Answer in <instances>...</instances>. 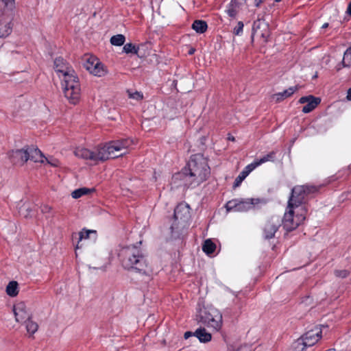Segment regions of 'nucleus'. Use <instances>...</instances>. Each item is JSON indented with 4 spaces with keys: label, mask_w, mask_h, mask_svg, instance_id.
Here are the masks:
<instances>
[{
    "label": "nucleus",
    "mask_w": 351,
    "mask_h": 351,
    "mask_svg": "<svg viewBox=\"0 0 351 351\" xmlns=\"http://www.w3.org/2000/svg\"><path fill=\"white\" fill-rule=\"evenodd\" d=\"M300 87L301 86L299 85L289 87L288 89L285 90L282 93L274 94V98H276V102H280L285 99L291 97L295 91L298 90Z\"/></svg>",
    "instance_id": "obj_20"
},
{
    "label": "nucleus",
    "mask_w": 351,
    "mask_h": 351,
    "mask_svg": "<svg viewBox=\"0 0 351 351\" xmlns=\"http://www.w3.org/2000/svg\"><path fill=\"white\" fill-rule=\"evenodd\" d=\"M350 274V271L346 269H342V270H335V275L337 277L345 278L348 277Z\"/></svg>",
    "instance_id": "obj_37"
},
{
    "label": "nucleus",
    "mask_w": 351,
    "mask_h": 351,
    "mask_svg": "<svg viewBox=\"0 0 351 351\" xmlns=\"http://www.w3.org/2000/svg\"><path fill=\"white\" fill-rule=\"evenodd\" d=\"M29 154V160L33 161L34 162H43V158H45L43 154L38 148L35 147H29L27 146Z\"/></svg>",
    "instance_id": "obj_19"
},
{
    "label": "nucleus",
    "mask_w": 351,
    "mask_h": 351,
    "mask_svg": "<svg viewBox=\"0 0 351 351\" xmlns=\"http://www.w3.org/2000/svg\"><path fill=\"white\" fill-rule=\"evenodd\" d=\"M258 166H259V163L257 160H256L254 162L248 165L243 171L245 172L248 176V174Z\"/></svg>",
    "instance_id": "obj_36"
},
{
    "label": "nucleus",
    "mask_w": 351,
    "mask_h": 351,
    "mask_svg": "<svg viewBox=\"0 0 351 351\" xmlns=\"http://www.w3.org/2000/svg\"><path fill=\"white\" fill-rule=\"evenodd\" d=\"M346 99L348 101H351V87L348 90Z\"/></svg>",
    "instance_id": "obj_44"
},
{
    "label": "nucleus",
    "mask_w": 351,
    "mask_h": 351,
    "mask_svg": "<svg viewBox=\"0 0 351 351\" xmlns=\"http://www.w3.org/2000/svg\"><path fill=\"white\" fill-rule=\"evenodd\" d=\"M263 0H255V5L256 7H259Z\"/></svg>",
    "instance_id": "obj_46"
},
{
    "label": "nucleus",
    "mask_w": 351,
    "mask_h": 351,
    "mask_svg": "<svg viewBox=\"0 0 351 351\" xmlns=\"http://www.w3.org/2000/svg\"><path fill=\"white\" fill-rule=\"evenodd\" d=\"M192 29L198 34L204 33L208 28L207 23L203 20H195L192 24Z\"/></svg>",
    "instance_id": "obj_25"
},
{
    "label": "nucleus",
    "mask_w": 351,
    "mask_h": 351,
    "mask_svg": "<svg viewBox=\"0 0 351 351\" xmlns=\"http://www.w3.org/2000/svg\"><path fill=\"white\" fill-rule=\"evenodd\" d=\"M195 49L194 48H191L189 51V55H193L195 52Z\"/></svg>",
    "instance_id": "obj_47"
},
{
    "label": "nucleus",
    "mask_w": 351,
    "mask_h": 351,
    "mask_svg": "<svg viewBox=\"0 0 351 351\" xmlns=\"http://www.w3.org/2000/svg\"><path fill=\"white\" fill-rule=\"evenodd\" d=\"M341 64L343 67H350L351 66V47H348L345 51Z\"/></svg>",
    "instance_id": "obj_31"
},
{
    "label": "nucleus",
    "mask_w": 351,
    "mask_h": 351,
    "mask_svg": "<svg viewBox=\"0 0 351 351\" xmlns=\"http://www.w3.org/2000/svg\"><path fill=\"white\" fill-rule=\"evenodd\" d=\"M13 311L17 322H25L32 319V313L27 309V306L23 302H21L14 305Z\"/></svg>",
    "instance_id": "obj_13"
},
{
    "label": "nucleus",
    "mask_w": 351,
    "mask_h": 351,
    "mask_svg": "<svg viewBox=\"0 0 351 351\" xmlns=\"http://www.w3.org/2000/svg\"><path fill=\"white\" fill-rule=\"evenodd\" d=\"M94 191H95V189L94 188L88 189L86 187H82L73 191L71 193V196L74 199H78L83 195L90 194V193Z\"/></svg>",
    "instance_id": "obj_28"
},
{
    "label": "nucleus",
    "mask_w": 351,
    "mask_h": 351,
    "mask_svg": "<svg viewBox=\"0 0 351 351\" xmlns=\"http://www.w3.org/2000/svg\"><path fill=\"white\" fill-rule=\"evenodd\" d=\"M78 235H79L78 242H77V244L76 245L75 248H80V247L79 245L80 241H81L82 239H90V235H93V240L95 241L97 237V232L96 230H87L86 228H83L82 230V231H80L79 232Z\"/></svg>",
    "instance_id": "obj_21"
},
{
    "label": "nucleus",
    "mask_w": 351,
    "mask_h": 351,
    "mask_svg": "<svg viewBox=\"0 0 351 351\" xmlns=\"http://www.w3.org/2000/svg\"><path fill=\"white\" fill-rule=\"evenodd\" d=\"M191 336H194V332H192L191 331H187L184 335V338L186 339H188L189 337H191Z\"/></svg>",
    "instance_id": "obj_43"
},
{
    "label": "nucleus",
    "mask_w": 351,
    "mask_h": 351,
    "mask_svg": "<svg viewBox=\"0 0 351 351\" xmlns=\"http://www.w3.org/2000/svg\"><path fill=\"white\" fill-rule=\"evenodd\" d=\"M45 158L47 160V163H49L52 167H58L60 164V161L56 158L52 157L49 158L45 157Z\"/></svg>",
    "instance_id": "obj_39"
},
{
    "label": "nucleus",
    "mask_w": 351,
    "mask_h": 351,
    "mask_svg": "<svg viewBox=\"0 0 351 351\" xmlns=\"http://www.w3.org/2000/svg\"><path fill=\"white\" fill-rule=\"evenodd\" d=\"M29 154L27 147L22 149L12 150L10 154L12 162L14 164H19L21 165H24L27 160H29Z\"/></svg>",
    "instance_id": "obj_15"
},
{
    "label": "nucleus",
    "mask_w": 351,
    "mask_h": 351,
    "mask_svg": "<svg viewBox=\"0 0 351 351\" xmlns=\"http://www.w3.org/2000/svg\"><path fill=\"white\" fill-rule=\"evenodd\" d=\"M288 208L289 210L285 212L282 220V227L287 232L295 230L306 219L308 212V208L305 206L298 210L296 215L294 210L295 208Z\"/></svg>",
    "instance_id": "obj_8"
},
{
    "label": "nucleus",
    "mask_w": 351,
    "mask_h": 351,
    "mask_svg": "<svg viewBox=\"0 0 351 351\" xmlns=\"http://www.w3.org/2000/svg\"><path fill=\"white\" fill-rule=\"evenodd\" d=\"M326 351H336V350L335 349H329V350H328Z\"/></svg>",
    "instance_id": "obj_52"
},
{
    "label": "nucleus",
    "mask_w": 351,
    "mask_h": 351,
    "mask_svg": "<svg viewBox=\"0 0 351 351\" xmlns=\"http://www.w3.org/2000/svg\"><path fill=\"white\" fill-rule=\"evenodd\" d=\"M65 73L62 79V86L64 96L71 104L78 103L81 95V88L79 78L74 70Z\"/></svg>",
    "instance_id": "obj_5"
},
{
    "label": "nucleus",
    "mask_w": 351,
    "mask_h": 351,
    "mask_svg": "<svg viewBox=\"0 0 351 351\" xmlns=\"http://www.w3.org/2000/svg\"><path fill=\"white\" fill-rule=\"evenodd\" d=\"M341 69V66H340V64H338V65L337 66V71H339Z\"/></svg>",
    "instance_id": "obj_49"
},
{
    "label": "nucleus",
    "mask_w": 351,
    "mask_h": 351,
    "mask_svg": "<svg viewBox=\"0 0 351 351\" xmlns=\"http://www.w3.org/2000/svg\"><path fill=\"white\" fill-rule=\"evenodd\" d=\"M51 210V207H50L48 205H43L41 206V212L43 213H49Z\"/></svg>",
    "instance_id": "obj_42"
},
{
    "label": "nucleus",
    "mask_w": 351,
    "mask_h": 351,
    "mask_svg": "<svg viewBox=\"0 0 351 351\" xmlns=\"http://www.w3.org/2000/svg\"><path fill=\"white\" fill-rule=\"evenodd\" d=\"M95 60H97V59H95L93 58H90L87 60L86 62L84 64V67L86 69V70L88 71V67H94L95 64Z\"/></svg>",
    "instance_id": "obj_40"
},
{
    "label": "nucleus",
    "mask_w": 351,
    "mask_h": 351,
    "mask_svg": "<svg viewBox=\"0 0 351 351\" xmlns=\"http://www.w3.org/2000/svg\"><path fill=\"white\" fill-rule=\"evenodd\" d=\"M138 50L139 47H136L135 45L131 43L125 44L123 48V51L125 53H133L137 55L138 56H140L138 55Z\"/></svg>",
    "instance_id": "obj_30"
},
{
    "label": "nucleus",
    "mask_w": 351,
    "mask_h": 351,
    "mask_svg": "<svg viewBox=\"0 0 351 351\" xmlns=\"http://www.w3.org/2000/svg\"><path fill=\"white\" fill-rule=\"evenodd\" d=\"M93 154L95 158L93 161L97 162L98 161L104 162L110 158H115L122 156L125 154V152L122 153L120 155H113L108 143H107L103 146H98L97 150L93 152Z\"/></svg>",
    "instance_id": "obj_11"
},
{
    "label": "nucleus",
    "mask_w": 351,
    "mask_h": 351,
    "mask_svg": "<svg viewBox=\"0 0 351 351\" xmlns=\"http://www.w3.org/2000/svg\"><path fill=\"white\" fill-rule=\"evenodd\" d=\"M322 330L317 327L305 332L302 336L304 347H311L315 344L322 338Z\"/></svg>",
    "instance_id": "obj_12"
},
{
    "label": "nucleus",
    "mask_w": 351,
    "mask_h": 351,
    "mask_svg": "<svg viewBox=\"0 0 351 351\" xmlns=\"http://www.w3.org/2000/svg\"><path fill=\"white\" fill-rule=\"evenodd\" d=\"M123 268L129 271L149 276L148 263L142 250L135 245L123 247L119 252Z\"/></svg>",
    "instance_id": "obj_2"
},
{
    "label": "nucleus",
    "mask_w": 351,
    "mask_h": 351,
    "mask_svg": "<svg viewBox=\"0 0 351 351\" xmlns=\"http://www.w3.org/2000/svg\"><path fill=\"white\" fill-rule=\"evenodd\" d=\"M88 71L98 77L104 76L106 73L105 66L99 60H95L94 67H88Z\"/></svg>",
    "instance_id": "obj_23"
},
{
    "label": "nucleus",
    "mask_w": 351,
    "mask_h": 351,
    "mask_svg": "<svg viewBox=\"0 0 351 351\" xmlns=\"http://www.w3.org/2000/svg\"><path fill=\"white\" fill-rule=\"evenodd\" d=\"M216 244L210 239H206L202 245V250L207 255H210L215 252Z\"/></svg>",
    "instance_id": "obj_27"
},
{
    "label": "nucleus",
    "mask_w": 351,
    "mask_h": 351,
    "mask_svg": "<svg viewBox=\"0 0 351 351\" xmlns=\"http://www.w3.org/2000/svg\"><path fill=\"white\" fill-rule=\"evenodd\" d=\"M346 13L351 16V1L348 3V8L346 10Z\"/></svg>",
    "instance_id": "obj_45"
},
{
    "label": "nucleus",
    "mask_w": 351,
    "mask_h": 351,
    "mask_svg": "<svg viewBox=\"0 0 351 351\" xmlns=\"http://www.w3.org/2000/svg\"><path fill=\"white\" fill-rule=\"evenodd\" d=\"M280 225L278 222H275L272 217L267 221L263 228L264 238L270 239L275 237L276 232L278 231Z\"/></svg>",
    "instance_id": "obj_17"
},
{
    "label": "nucleus",
    "mask_w": 351,
    "mask_h": 351,
    "mask_svg": "<svg viewBox=\"0 0 351 351\" xmlns=\"http://www.w3.org/2000/svg\"><path fill=\"white\" fill-rule=\"evenodd\" d=\"M254 34H257L263 39L264 43L268 42V38L270 36V29L269 25L261 19H257L253 23L252 40H254Z\"/></svg>",
    "instance_id": "obj_10"
},
{
    "label": "nucleus",
    "mask_w": 351,
    "mask_h": 351,
    "mask_svg": "<svg viewBox=\"0 0 351 351\" xmlns=\"http://www.w3.org/2000/svg\"><path fill=\"white\" fill-rule=\"evenodd\" d=\"M328 27V23H325L323 25H322V28H326Z\"/></svg>",
    "instance_id": "obj_48"
},
{
    "label": "nucleus",
    "mask_w": 351,
    "mask_h": 351,
    "mask_svg": "<svg viewBox=\"0 0 351 351\" xmlns=\"http://www.w3.org/2000/svg\"><path fill=\"white\" fill-rule=\"evenodd\" d=\"M190 206L186 203H180L174 209L173 221L170 226L171 237L178 239L182 234V228L191 218Z\"/></svg>",
    "instance_id": "obj_6"
},
{
    "label": "nucleus",
    "mask_w": 351,
    "mask_h": 351,
    "mask_svg": "<svg viewBox=\"0 0 351 351\" xmlns=\"http://www.w3.org/2000/svg\"><path fill=\"white\" fill-rule=\"evenodd\" d=\"M132 140L130 138H121L118 140H114L108 142V145L110 147V149L114 154V151H121L123 149H126L130 145H132Z\"/></svg>",
    "instance_id": "obj_16"
},
{
    "label": "nucleus",
    "mask_w": 351,
    "mask_h": 351,
    "mask_svg": "<svg viewBox=\"0 0 351 351\" xmlns=\"http://www.w3.org/2000/svg\"><path fill=\"white\" fill-rule=\"evenodd\" d=\"M125 40V36L123 34H117L112 36L110 38V43L114 46H121Z\"/></svg>",
    "instance_id": "obj_32"
},
{
    "label": "nucleus",
    "mask_w": 351,
    "mask_h": 351,
    "mask_svg": "<svg viewBox=\"0 0 351 351\" xmlns=\"http://www.w3.org/2000/svg\"><path fill=\"white\" fill-rule=\"evenodd\" d=\"M239 8V3L237 0H231L228 8H227V13L228 16L231 18H235L238 11L237 8Z\"/></svg>",
    "instance_id": "obj_29"
},
{
    "label": "nucleus",
    "mask_w": 351,
    "mask_h": 351,
    "mask_svg": "<svg viewBox=\"0 0 351 351\" xmlns=\"http://www.w3.org/2000/svg\"><path fill=\"white\" fill-rule=\"evenodd\" d=\"M260 202L258 198L234 199L226 204L227 211L235 210L238 212H245L252 208L254 205Z\"/></svg>",
    "instance_id": "obj_9"
},
{
    "label": "nucleus",
    "mask_w": 351,
    "mask_h": 351,
    "mask_svg": "<svg viewBox=\"0 0 351 351\" xmlns=\"http://www.w3.org/2000/svg\"><path fill=\"white\" fill-rule=\"evenodd\" d=\"M230 140H232V141H234V137H232V138H229Z\"/></svg>",
    "instance_id": "obj_53"
},
{
    "label": "nucleus",
    "mask_w": 351,
    "mask_h": 351,
    "mask_svg": "<svg viewBox=\"0 0 351 351\" xmlns=\"http://www.w3.org/2000/svg\"><path fill=\"white\" fill-rule=\"evenodd\" d=\"M76 236H77V234H76V233H73V234H72V238H73V239L75 237H76Z\"/></svg>",
    "instance_id": "obj_50"
},
{
    "label": "nucleus",
    "mask_w": 351,
    "mask_h": 351,
    "mask_svg": "<svg viewBox=\"0 0 351 351\" xmlns=\"http://www.w3.org/2000/svg\"><path fill=\"white\" fill-rule=\"evenodd\" d=\"M90 239H93V235H90Z\"/></svg>",
    "instance_id": "obj_55"
},
{
    "label": "nucleus",
    "mask_w": 351,
    "mask_h": 351,
    "mask_svg": "<svg viewBox=\"0 0 351 351\" xmlns=\"http://www.w3.org/2000/svg\"><path fill=\"white\" fill-rule=\"evenodd\" d=\"M320 188L321 186L309 184L294 186L291 189L287 208H297L298 210L304 206L307 208V201L317 193Z\"/></svg>",
    "instance_id": "obj_3"
},
{
    "label": "nucleus",
    "mask_w": 351,
    "mask_h": 351,
    "mask_svg": "<svg viewBox=\"0 0 351 351\" xmlns=\"http://www.w3.org/2000/svg\"><path fill=\"white\" fill-rule=\"evenodd\" d=\"M210 169L202 154L191 156L186 166L173 176L174 180L182 181L186 188H195L210 176Z\"/></svg>",
    "instance_id": "obj_1"
},
{
    "label": "nucleus",
    "mask_w": 351,
    "mask_h": 351,
    "mask_svg": "<svg viewBox=\"0 0 351 351\" xmlns=\"http://www.w3.org/2000/svg\"><path fill=\"white\" fill-rule=\"evenodd\" d=\"M15 0H0V38L8 36L12 32Z\"/></svg>",
    "instance_id": "obj_4"
},
{
    "label": "nucleus",
    "mask_w": 351,
    "mask_h": 351,
    "mask_svg": "<svg viewBox=\"0 0 351 351\" xmlns=\"http://www.w3.org/2000/svg\"><path fill=\"white\" fill-rule=\"evenodd\" d=\"M74 153L78 158L90 160H93V159H95L93 152L86 148H77Z\"/></svg>",
    "instance_id": "obj_24"
},
{
    "label": "nucleus",
    "mask_w": 351,
    "mask_h": 351,
    "mask_svg": "<svg viewBox=\"0 0 351 351\" xmlns=\"http://www.w3.org/2000/svg\"><path fill=\"white\" fill-rule=\"evenodd\" d=\"M243 26L244 25L242 21L238 22L237 25L234 28L233 34L234 35H239L243 32Z\"/></svg>",
    "instance_id": "obj_38"
},
{
    "label": "nucleus",
    "mask_w": 351,
    "mask_h": 351,
    "mask_svg": "<svg viewBox=\"0 0 351 351\" xmlns=\"http://www.w3.org/2000/svg\"><path fill=\"white\" fill-rule=\"evenodd\" d=\"M25 322L26 323V328L29 333L34 334L37 331L38 325L37 323L33 322L32 319H29Z\"/></svg>",
    "instance_id": "obj_33"
},
{
    "label": "nucleus",
    "mask_w": 351,
    "mask_h": 351,
    "mask_svg": "<svg viewBox=\"0 0 351 351\" xmlns=\"http://www.w3.org/2000/svg\"><path fill=\"white\" fill-rule=\"evenodd\" d=\"M276 2H280L282 0H274Z\"/></svg>",
    "instance_id": "obj_54"
},
{
    "label": "nucleus",
    "mask_w": 351,
    "mask_h": 351,
    "mask_svg": "<svg viewBox=\"0 0 351 351\" xmlns=\"http://www.w3.org/2000/svg\"><path fill=\"white\" fill-rule=\"evenodd\" d=\"M201 140H202V143H204L203 141H205V137H202V138H201Z\"/></svg>",
    "instance_id": "obj_51"
},
{
    "label": "nucleus",
    "mask_w": 351,
    "mask_h": 351,
    "mask_svg": "<svg viewBox=\"0 0 351 351\" xmlns=\"http://www.w3.org/2000/svg\"><path fill=\"white\" fill-rule=\"evenodd\" d=\"M247 176L245 172L241 171L240 174L236 178L233 183V188L238 187L242 182V181Z\"/></svg>",
    "instance_id": "obj_35"
},
{
    "label": "nucleus",
    "mask_w": 351,
    "mask_h": 351,
    "mask_svg": "<svg viewBox=\"0 0 351 351\" xmlns=\"http://www.w3.org/2000/svg\"><path fill=\"white\" fill-rule=\"evenodd\" d=\"M197 320L215 331H218L222 326V315L213 306H204L197 313Z\"/></svg>",
    "instance_id": "obj_7"
},
{
    "label": "nucleus",
    "mask_w": 351,
    "mask_h": 351,
    "mask_svg": "<svg viewBox=\"0 0 351 351\" xmlns=\"http://www.w3.org/2000/svg\"><path fill=\"white\" fill-rule=\"evenodd\" d=\"M54 69L57 72L62 73L63 76L65 73H70V70H73L68 66V63L62 57H58L54 60Z\"/></svg>",
    "instance_id": "obj_18"
},
{
    "label": "nucleus",
    "mask_w": 351,
    "mask_h": 351,
    "mask_svg": "<svg viewBox=\"0 0 351 351\" xmlns=\"http://www.w3.org/2000/svg\"><path fill=\"white\" fill-rule=\"evenodd\" d=\"M194 336L202 343H208L212 339L211 334L208 332L204 328H197L194 332Z\"/></svg>",
    "instance_id": "obj_22"
},
{
    "label": "nucleus",
    "mask_w": 351,
    "mask_h": 351,
    "mask_svg": "<svg viewBox=\"0 0 351 351\" xmlns=\"http://www.w3.org/2000/svg\"><path fill=\"white\" fill-rule=\"evenodd\" d=\"M6 293L10 297H15L19 293V284L16 281H10L6 287Z\"/></svg>",
    "instance_id": "obj_26"
},
{
    "label": "nucleus",
    "mask_w": 351,
    "mask_h": 351,
    "mask_svg": "<svg viewBox=\"0 0 351 351\" xmlns=\"http://www.w3.org/2000/svg\"><path fill=\"white\" fill-rule=\"evenodd\" d=\"M298 102L300 104L307 103L306 105L303 106L302 111L304 113H309L320 104L321 99L313 95H308L300 98Z\"/></svg>",
    "instance_id": "obj_14"
},
{
    "label": "nucleus",
    "mask_w": 351,
    "mask_h": 351,
    "mask_svg": "<svg viewBox=\"0 0 351 351\" xmlns=\"http://www.w3.org/2000/svg\"><path fill=\"white\" fill-rule=\"evenodd\" d=\"M130 97L136 100H141L143 98V96L142 93L136 91L134 93L130 94Z\"/></svg>",
    "instance_id": "obj_41"
},
{
    "label": "nucleus",
    "mask_w": 351,
    "mask_h": 351,
    "mask_svg": "<svg viewBox=\"0 0 351 351\" xmlns=\"http://www.w3.org/2000/svg\"><path fill=\"white\" fill-rule=\"evenodd\" d=\"M276 152L272 151L267 154V155L262 157L261 158H260L259 160H257L258 162L259 163V165L267 161H274L276 157Z\"/></svg>",
    "instance_id": "obj_34"
}]
</instances>
